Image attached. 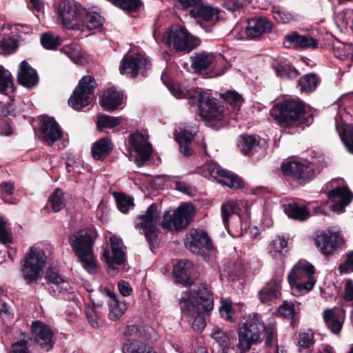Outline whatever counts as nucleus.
Wrapping results in <instances>:
<instances>
[{
    "label": "nucleus",
    "mask_w": 353,
    "mask_h": 353,
    "mask_svg": "<svg viewBox=\"0 0 353 353\" xmlns=\"http://www.w3.org/2000/svg\"><path fill=\"white\" fill-rule=\"evenodd\" d=\"M114 149V143L110 138L106 137L98 139L91 148L92 157L94 160H103Z\"/></svg>",
    "instance_id": "nucleus-31"
},
{
    "label": "nucleus",
    "mask_w": 353,
    "mask_h": 353,
    "mask_svg": "<svg viewBox=\"0 0 353 353\" xmlns=\"http://www.w3.org/2000/svg\"><path fill=\"white\" fill-rule=\"evenodd\" d=\"M137 219H140L141 222L137 223L135 228L143 230V234L149 244L150 249L153 252L159 245L158 234L159 233V230L153 223L158 219L157 205L156 203L151 204L148 208L145 214L139 215Z\"/></svg>",
    "instance_id": "nucleus-10"
},
{
    "label": "nucleus",
    "mask_w": 353,
    "mask_h": 353,
    "mask_svg": "<svg viewBox=\"0 0 353 353\" xmlns=\"http://www.w3.org/2000/svg\"><path fill=\"white\" fill-rule=\"evenodd\" d=\"M163 40L175 52L187 54L201 43V39L191 34L185 28L172 25L165 30Z\"/></svg>",
    "instance_id": "nucleus-4"
},
{
    "label": "nucleus",
    "mask_w": 353,
    "mask_h": 353,
    "mask_svg": "<svg viewBox=\"0 0 353 353\" xmlns=\"http://www.w3.org/2000/svg\"><path fill=\"white\" fill-rule=\"evenodd\" d=\"M196 101L199 105L200 116L208 126L218 130L228 124V117L219 100L212 98L204 101L203 95L199 93Z\"/></svg>",
    "instance_id": "nucleus-5"
},
{
    "label": "nucleus",
    "mask_w": 353,
    "mask_h": 353,
    "mask_svg": "<svg viewBox=\"0 0 353 353\" xmlns=\"http://www.w3.org/2000/svg\"><path fill=\"white\" fill-rule=\"evenodd\" d=\"M191 68L194 72L201 75H209L214 69L215 57L213 54L206 52L195 53L194 56L190 57ZM228 69V63H225L224 66L219 72H214L212 77H219L223 75Z\"/></svg>",
    "instance_id": "nucleus-13"
},
{
    "label": "nucleus",
    "mask_w": 353,
    "mask_h": 353,
    "mask_svg": "<svg viewBox=\"0 0 353 353\" xmlns=\"http://www.w3.org/2000/svg\"><path fill=\"white\" fill-rule=\"evenodd\" d=\"M264 332L265 324L261 314L253 313L243 317L239 323L236 353H247L252 345L261 343Z\"/></svg>",
    "instance_id": "nucleus-1"
},
{
    "label": "nucleus",
    "mask_w": 353,
    "mask_h": 353,
    "mask_svg": "<svg viewBox=\"0 0 353 353\" xmlns=\"http://www.w3.org/2000/svg\"><path fill=\"white\" fill-rule=\"evenodd\" d=\"M38 125L39 139L48 145L52 146L62 137V130L54 117L43 115Z\"/></svg>",
    "instance_id": "nucleus-14"
},
{
    "label": "nucleus",
    "mask_w": 353,
    "mask_h": 353,
    "mask_svg": "<svg viewBox=\"0 0 353 353\" xmlns=\"http://www.w3.org/2000/svg\"><path fill=\"white\" fill-rule=\"evenodd\" d=\"M79 23H81L88 30H94L102 26L101 16L99 14L94 12L90 13L84 8V12H82Z\"/></svg>",
    "instance_id": "nucleus-37"
},
{
    "label": "nucleus",
    "mask_w": 353,
    "mask_h": 353,
    "mask_svg": "<svg viewBox=\"0 0 353 353\" xmlns=\"http://www.w3.org/2000/svg\"><path fill=\"white\" fill-rule=\"evenodd\" d=\"M221 217L225 225L229 223V219L235 213V203L233 201H228L221 205Z\"/></svg>",
    "instance_id": "nucleus-56"
},
{
    "label": "nucleus",
    "mask_w": 353,
    "mask_h": 353,
    "mask_svg": "<svg viewBox=\"0 0 353 353\" xmlns=\"http://www.w3.org/2000/svg\"><path fill=\"white\" fill-rule=\"evenodd\" d=\"M161 80L165 85L168 86L171 93L176 98H190L192 99L194 97V95L191 94L190 92L184 88H182L181 85L177 83L174 82H168V76L162 73L161 74Z\"/></svg>",
    "instance_id": "nucleus-38"
},
{
    "label": "nucleus",
    "mask_w": 353,
    "mask_h": 353,
    "mask_svg": "<svg viewBox=\"0 0 353 353\" xmlns=\"http://www.w3.org/2000/svg\"><path fill=\"white\" fill-rule=\"evenodd\" d=\"M270 113L284 125H296L305 122V106L300 101H285L275 105Z\"/></svg>",
    "instance_id": "nucleus-6"
},
{
    "label": "nucleus",
    "mask_w": 353,
    "mask_h": 353,
    "mask_svg": "<svg viewBox=\"0 0 353 353\" xmlns=\"http://www.w3.org/2000/svg\"><path fill=\"white\" fill-rule=\"evenodd\" d=\"M221 97L234 109L238 108V110H239V107L243 101L242 96L234 90H228L221 94Z\"/></svg>",
    "instance_id": "nucleus-49"
},
{
    "label": "nucleus",
    "mask_w": 353,
    "mask_h": 353,
    "mask_svg": "<svg viewBox=\"0 0 353 353\" xmlns=\"http://www.w3.org/2000/svg\"><path fill=\"white\" fill-rule=\"evenodd\" d=\"M315 245L324 255H330L343 243V239L337 232L328 231L317 235Z\"/></svg>",
    "instance_id": "nucleus-22"
},
{
    "label": "nucleus",
    "mask_w": 353,
    "mask_h": 353,
    "mask_svg": "<svg viewBox=\"0 0 353 353\" xmlns=\"http://www.w3.org/2000/svg\"><path fill=\"white\" fill-rule=\"evenodd\" d=\"M129 142L134 152L139 155V158L136 159L139 165H143L150 159L152 153V144L141 132L137 130L131 134L129 137Z\"/></svg>",
    "instance_id": "nucleus-20"
},
{
    "label": "nucleus",
    "mask_w": 353,
    "mask_h": 353,
    "mask_svg": "<svg viewBox=\"0 0 353 353\" xmlns=\"http://www.w3.org/2000/svg\"><path fill=\"white\" fill-rule=\"evenodd\" d=\"M123 353H157L152 347L139 339H127L122 346Z\"/></svg>",
    "instance_id": "nucleus-35"
},
{
    "label": "nucleus",
    "mask_w": 353,
    "mask_h": 353,
    "mask_svg": "<svg viewBox=\"0 0 353 353\" xmlns=\"http://www.w3.org/2000/svg\"><path fill=\"white\" fill-rule=\"evenodd\" d=\"M210 336L218 345L217 353H229L230 349L236 352V345L234 344V339L230 337L229 334L219 327H214Z\"/></svg>",
    "instance_id": "nucleus-30"
},
{
    "label": "nucleus",
    "mask_w": 353,
    "mask_h": 353,
    "mask_svg": "<svg viewBox=\"0 0 353 353\" xmlns=\"http://www.w3.org/2000/svg\"><path fill=\"white\" fill-rule=\"evenodd\" d=\"M261 138L256 134H243L240 136L238 147L245 156H252L254 149L259 145Z\"/></svg>",
    "instance_id": "nucleus-34"
},
{
    "label": "nucleus",
    "mask_w": 353,
    "mask_h": 353,
    "mask_svg": "<svg viewBox=\"0 0 353 353\" xmlns=\"http://www.w3.org/2000/svg\"><path fill=\"white\" fill-rule=\"evenodd\" d=\"M250 3V0H224V7L231 11H240Z\"/></svg>",
    "instance_id": "nucleus-55"
},
{
    "label": "nucleus",
    "mask_w": 353,
    "mask_h": 353,
    "mask_svg": "<svg viewBox=\"0 0 353 353\" xmlns=\"http://www.w3.org/2000/svg\"><path fill=\"white\" fill-rule=\"evenodd\" d=\"M299 345L303 348H310L314 344V332L311 329L301 330L299 334Z\"/></svg>",
    "instance_id": "nucleus-47"
},
{
    "label": "nucleus",
    "mask_w": 353,
    "mask_h": 353,
    "mask_svg": "<svg viewBox=\"0 0 353 353\" xmlns=\"http://www.w3.org/2000/svg\"><path fill=\"white\" fill-rule=\"evenodd\" d=\"M285 214L292 219L303 221L310 217V211L305 205L291 203L285 205Z\"/></svg>",
    "instance_id": "nucleus-36"
},
{
    "label": "nucleus",
    "mask_w": 353,
    "mask_h": 353,
    "mask_svg": "<svg viewBox=\"0 0 353 353\" xmlns=\"http://www.w3.org/2000/svg\"><path fill=\"white\" fill-rule=\"evenodd\" d=\"M9 88L12 89L14 88L12 75L9 71L0 65V92L6 93Z\"/></svg>",
    "instance_id": "nucleus-48"
},
{
    "label": "nucleus",
    "mask_w": 353,
    "mask_h": 353,
    "mask_svg": "<svg viewBox=\"0 0 353 353\" xmlns=\"http://www.w3.org/2000/svg\"><path fill=\"white\" fill-rule=\"evenodd\" d=\"M270 252L276 254H281L283 252H288V241L283 237L277 236L272 241L270 245Z\"/></svg>",
    "instance_id": "nucleus-52"
},
{
    "label": "nucleus",
    "mask_w": 353,
    "mask_h": 353,
    "mask_svg": "<svg viewBox=\"0 0 353 353\" xmlns=\"http://www.w3.org/2000/svg\"><path fill=\"white\" fill-rule=\"evenodd\" d=\"M173 276L176 283L189 287L194 283L195 276L194 264L188 260L179 261L173 267Z\"/></svg>",
    "instance_id": "nucleus-23"
},
{
    "label": "nucleus",
    "mask_w": 353,
    "mask_h": 353,
    "mask_svg": "<svg viewBox=\"0 0 353 353\" xmlns=\"http://www.w3.org/2000/svg\"><path fill=\"white\" fill-rule=\"evenodd\" d=\"M314 274V268L311 263L305 260L299 261L288 275L292 294L299 296L310 292L316 281Z\"/></svg>",
    "instance_id": "nucleus-2"
},
{
    "label": "nucleus",
    "mask_w": 353,
    "mask_h": 353,
    "mask_svg": "<svg viewBox=\"0 0 353 353\" xmlns=\"http://www.w3.org/2000/svg\"><path fill=\"white\" fill-rule=\"evenodd\" d=\"M41 43L47 50H54L61 45V39L59 37L44 33L41 37Z\"/></svg>",
    "instance_id": "nucleus-51"
},
{
    "label": "nucleus",
    "mask_w": 353,
    "mask_h": 353,
    "mask_svg": "<svg viewBox=\"0 0 353 353\" xmlns=\"http://www.w3.org/2000/svg\"><path fill=\"white\" fill-rule=\"evenodd\" d=\"M110 243L112 256L110 255L108 248H102L101 255L108 268L114 270L116 268L115 265L120 266L126 262V254L121 249L123 243L120 237L111 236Z\"/></svg>",
    "instance_id": "nucleus-17"
},
{
    "label": "nucleus",
    "mask_w": 353,
    "mask_h": 353,
    "mask_svg": "<svg viewBox=\"0 0 353 353\" xmlns=\"http://www.w3.org/2000/svg\"><path fill=\"white\" fill-rule=\"evenodd\" d=\"M113 196L118 210L123 213L128 212L130 208L134 205L133 198L123 192H114Z\"/></svg>",
    "instance_id": "nucleus-46"
},
{
    "label": "nucleus",
    "mask_w": 353,
    "mask_h": 353,
    "mask_svg": "<svg viewBox=\"0 0 353 353\" xmlns=\"http://www.w3.org/2000/svg\"><path fill=\"white\" fill-rule=\"evenodd\" d=\"M64 192L57 188L48 198V204L54 212H58L65 207L63 199Z\"/></svg>",
    "instance_id": "nucleus-41"
},
{
    "label": "nucleus",
    "mask_w": 353,
    "mask_h": 353,
    "mask_svg": "<svg viewBox=\"0 0 353 353\" xmlns=\"http://www.w3.org/2000/svg\"><path fill=\"white\" fill-rule=\"evenodd\" d=\"M68 242L76 256H84L92 252L94 239L88 230H79L69 236Z\"/></svg>",
    "instance_id": "nucleus-18"
},
{
    "label": "nucleus",
    "mask_w": 353,
    "mask_h": 353,
    "mask_svg": "<svg viewBox=\"0 0 353 353\" xmlns=\"http://www.w3.org/2000/svg\"><path fill=\"white\" fill-rule=\"evenodd\" d=\"M46 256L42 250L31 248L21 264V273L28 285L36 283L43 271Z\"/></svg>",
    "instance_id": "nucleus-9"
},
{
    "label": "nucleus",
    "mask_w": 353,
    "mask_h": 353,
    "mask_svg": "<svg viewBox=\"0 0 353 353\" xmlns=\"http://www.w3.org/2000/svg\"><path fill=\"white\" fill-rule=\"evenodd\" d=\"M82 263L83 268L88 270L96 269L97 264L94 258L93 251L91 253L84 256H77Z\"/></svg>",
    "instance_id": "nucleus-60"
},
{
    "label": "nucleus",
    "mask_w": 353,
    "mask_h": 353,
    "mask_svg": "<svg viewBox=\"0 0 353 353\" xmlns=\"http://www.w3.org/2000/svg\"><path fill=\"white\" fill-rule=\"evenodd\" d=\"M299 310L292 302L284 301L283 303L277 309L281 316L285 318H292Z\"/></svg>",
    "instance_id": "nucleus-54"
},
{
    "label": "nucleus",
    "mask_w": 353,
    "mask_h": 353,
    "mask_svg": "<svg viewBox=\"0 0 353 353\" xmlns=\"http://www.w3.org/2000/svg\"><path fill=\"white\" fill-rule=\"evenodd\" d=\"M327 201L330 208L333 211L341 213L350 204L353 198L352 193L345 185L342 179H335L326 184Z\"/></svg>",
    "instance_id": "nucleus-7"
},
{
    "label": "nucleus",
    "mask_w": 353,
    "mask_h": 353,
    "mask_svg": "<svg viewBox=\"0 0 353 353\" xmlns=\"http://www.w3.org/2000/svg\"><path fill=\"white\" fill-rule=\"evenodd\" d=\"M219 313L222 318L229 321H234L233 314L234 312L230 303H223L219 308Z\"/></svg>",
    "instance_id": "nucleus-63"
},
{
    "label": "nucleus",
    "mask_w": 353,
    "mask_h": 353,
    "mask_svg": "<svg viewBox=\"0 0 353 353\" xmlns=\"http://www.w3.org/2000/svg\"><path fill=\"white\" fill-rule=\"evenodd\" d=\"M44 279L48 283H52L59 288L61 283H63V278L52 268H48L45 272Z\"/></svg>",
    "instance_id": "nucleus-57"
},
{
    "label": "nucleus",
    "mask_w": 353,
    "mask_h": 353,
    "mask_svg": "<svg viewBox=\"0 0 353 353\" xmlns=\"http://www.w3.org/2000/svg\"><path fill=\"white\" fill-rule=\"evenodd\" d=\"M208 171L212 177L222 178L218 180L219 183L231 189H242L245 186L244 181L241 177L230 170L223 169L217 163H213L209 165Z\"/></svg>",
    "instance_id": "nucleus-19"
},
{
    "label": "nucleus",
    "mask_w": 353,
    "mask_h": 353,
    "mask_svg": "<svg viewBox=\"0 0 353 353\" xmlns=\"http://www.w3.org/2000/svg\"><path fill=\"white\" fill-rule=\"evenodd\" d=\"M97 86L95 79L90 75L83 77L68 99V105L75 110H81L91 103Z\"/></svg>",
    "instance_id": "nucleus-8"
},
{
    "label": "nucleus",
    "mask_w": 353,
    "mask_h": 353,
    "mask_svg": "<svg viewBox=\"0 0 353 353\" xmlns=\"http://www.w3.org/2000/svg\"><path fill=\"white\" fill-rule=\"evenodd\" d=\"M272 12L274 19L279 23H286L293 19L291 14L281 12L279 8L273 7Z\"/></svg>",
    "instance_id": "nucleus-62"
},
{
    "label": "nucleus",
    "mask_w": 353,
    "mask_h": 353,
    "mask_svg": "<svg viewBox=\"0 0 353 353\" xmlns=\"http://www.w3.org/2000/svg\"><path fill=\"white\" fill-rule=\"evenodd\" d=\"M271 68L274 70L277 77L283 79H294L298 76L296 69L285 65H281L280 63H273Z\"/></svg>",
    "instance_id": "nucleus-45"
},
{
    "label": "nucleus",
    "mask_w": 353,
    "mask_h": 353,
    "mask_svg": "<svg viewBox=\"0 0 353 353\" xmlns=\"http://www.w3.org/2000/svg\"><path fill=\"white\" fill-rule=\"evenodd\" d=\"M281 280L276 279L274 283H270L266 288V301L277 299L280 296Z\"/></svg>",
    "instance_id": "nucleus-58"
},
{
    "label": "nucleus",
    "mask_w": 353,
    "mask_h": 353,
    "mask_svg": "<svg viewBox=\"0 0 353 353\" xmlns=\"http://www.w3.org/2000/svg\"><path fill=\"white\" fill-rule=\"evenodd\" d=\"M31 332L34 343L46 352L51 350L54 344V332L46 323L40 321H32Z\"/></svg>",
    "instance_id": "nucleus-16"
},
{
    "label": "nucleus",
    "mask_w": 353,
    "mask_h": 353,
    "mask_svg": "<svg viewBox=\"0 0 353 353\" xmlns=\"http://www.w3.org/2000/svg\"><path fill=\"white\" fill-rule=\"evenodd\" d=\"M220 10L209 5H198L189 12L194 19L215 23L219 19Z\"/></svg>",
    "instance_id": "nucleus-27"
},
{
    "label": "nucleus",
    "mask_w": 353,
    "mask_h": 353,
    "mask_svg": "<svg viewBox=\"0 0 353 353\" xmlns=\"http://www.w3.org/2000/svg\"><path fill=\"white\" fill-rule=\"evenodd\" d=\"M320 81L316 74L313 73L304 75L299 81L300 89L302 92H310L314 91L318 86Z\"/></svg>",
    "instance_id": "nucleus-44"
},
{
    "label": "nucleus",
    "mask_w": 353,
    "mask_h": 353,
    "mask_svg": "<svg viewBox=\"0 0 353 353\" xmlns=\"http://www.w3.org/2000/svg\"><path fill=\"white\" fill-rule=\"evenodd\" d=\"M147 63V59L141 54L124 56L119 68L120 73L121 74L129 73L132 78H135L138 75L139 70L142 67H146Z\"/></svg>",
    "instance_id": "nucleus-25"
},
{
    "label": "nucleus",
    "mask_w": 353,
    "mask_h": 353,
    "mask_svg": "<svg viewBox=\"0 0 353 353\" xmlns=\"http://www.w3.org/2000/svg\"><path fill=\"white\" fill-rule=\"evenodd\" d=\"M344 300L350 302V305H353V281L350 279L345 281Z\"/></svg>",
    "instance_id": "nucleus-64"
},
{
    "label": "nucleus",
    "mask_w": 353,
    "mask_h": 353,
    "mask_svg": "<svg viewBox=\"0 0 353 353\" xmlns=\"http://www.w3.org/2000/svg\"><path fill=\"white\" fill-rule=\"evenodd\" d=\"M285 43L288 47L296 49H318L321 45L320 41L310 34H301L296 31L290 32L285 36Z\"/></svg>",
    "instance_id": "nucleus-21"
},
{
    "label": "nucleus",
    "mask_w": 353,
    "mask_h": 353,
    "mask_svg": "<svg viewBox=\"0 0 353 353\" xmlns=\"http://www.w3.org/2000/svg\"><path fill=\"white\" fill-rule=\"evenodd\" d=\"M127 310L125 302L120 301L118 299L109 302L108 318L111 321H116L119 319Z\"/></svg>",
    "instance_id": "nucleus-40"
},
{
    "label": "nucleus",
    "mask_w": 353,
    "mask_h": 353,
    "mask_svg": "<svg viewBox=\"0 0 353 353\" xmlns=\"http://www.w3.org/2000/svg\"><path fill=\"white\" fill-rule=\"evenodd\" d=\"M192 221L190 210L187 207L180 206L172 214L166 211L163 214L161 225L164 229L180 231L185 228Z\"/></svg>",
    "instance_id": "nucleus-15"
},
{
    "label": "nucleus",
    "mask_w": 353,
    "mask_h": 353,
    "mask_svg": "<svg viewBox=\"0 0 353 353\" xmlns=\"http://www.w3.org/2000/svg\"><path fill=\"white\" fill-rule=\"evenodd\" d=\"M122 121L121 117H114L107 114H101L97 118V127L99 131L104 128H113L120 125Z\"/></svg>",
    "instance_id": "nucleus-42"
},
{
    "label": "nucleus",
    "mask_w": 353,
    "mask_h": 353,
    "mask_svg": "<svg viewBox=\"0 0 353 353\" xmlns=\"http://www.w3.org/2000/svg\"><path fill=\"white\" fill-rule=\"evenodd\" d=\"M185 245L192 253L208 256L206 250L213 249L212 241L208 232L201 229H192L186 236Z\"/></svg>",
    "instance_id": "nucleus-12"
},
{
    "label": "nucleus",
    "mask_w": 353,
    "mask_h": 353,
    "mask_svg": "<svg viewBox=\"0 0 353 353\" xmlns=\"http://www.w3.org/2000/svg\"><path fill=\"white\" fill-rule=\"evenodd\" d=\"M332 50L335 57L344 60L350 57V54L353 50V46L352 43H345L336 41L333 43Z\"/></svg>",
    "instance_id": "nucleus-43"
},
{
    "label": "nucleus",
    "mask_w": 353,
    "mask_h": 353,
    "mask_svg": "<svg viewBox=\"0 0 353 353\" xmlns=\"http://www.w3.org/2000/svg\"><path fill=\"white\" fill-rule=\"evenodd\" d=\"M276 329L274 321H271L266 327V347L268 344L274 345L276 343Z\"/></svg>",
    "instance_id": "nucleus-61"
},
{
    "label": "nucleus",
    "mask_w": 353,
    "mask_h": 353,
    "mask_svg": "<svg viewBox=\"0 0 353 353\" xmlns=\"http://www.w3.org/2000/svg\"><path fill=\"white\" fill-rule=\"evenodd\" d=\"M183 316L192 319V327L194 330L201 332L206 326L205 316L210 312L203 311V309L187 308V310H181Z\"/></svg>",
    "instance_id": "nucleus-32"
},
{
    "label": "nucleus",
    "mask_w": 353,
    "mask_h": 353,
    "mask_svg": "<svg viewBox=\"0 0 353 353\" xmlns=\"http://www.w3.org/2000/svg\"><path fill=\"white\" fill-rule=\"evenodd\" d=\"M57 8L59 19L63 26L68 29H78L76 26L82 12H84V8L74 0H60L57 3Z\"/></svg>",
    "instance_id": "nucleus-11"
},
{
    "label": "nucleus",
    "mask_w": 353,
    "mask_h": 353,
    "mask_svg": "<svg viewBox=\"0 0 353 353\" xmlns=\"http://www.w3.org/2000/svg\"><path fill=\"white\" fill-rule=\"evenodd\" d=\"M39 81L37 71L26 61H22L17 75L18 83L25 88H32L38 84Z\"/></svg>",
    "instance_id": "nucleus-26"
},
{
    "label": "nucleus",
    "mask_w": 353,
    "mask_h": 353,
    "mask_svg": "<svg viewBox=\"0 0 353 353\" xmlns=\"http://www.w3.org/2000/svg\"><path fill=\"white\" fill-rule=\"evenodd\" d=\"M18 46V41L13 37H3L0 41V49L6 54L14 53Z\"/></svg>",
    "instance_id": "nucleus-50"
},
{
    "label": "nucleus",
    "mask_w": 353,
    "mask_h": 353,
    "mask_svg": "<svg viewBox=\"0 0 353 353\" xmlns=\"http://www.w3.org/2000/svg\"><path fill=\"white\" fill-rule=\"evenodd\" d=\"M179 305L181 310L187 308L203 309L205 312H211L214 307L212 292L206 284L193 283L188 290L182 292Z\"/></svg>",
    "instance_id": "nucleus-3"
},
{
    "label": "nucleus",
    "mask_w": 353,
    "mask_h": 353,
    "mask_svg": "<svg viewBox=\"0 0 353 353\" xmlns=\"http://www.w3.org/2000/svg\"><path fill=\"white\" fill-rule=\"evenodd\" d=\"M323 316L325 325L332 333L336 334L341 332L345 318L343 309L340 311L336 309H325Z\"/></svg>",
    "instance_id": "nucleus-28"
},
{
    "label": "nucleus",
    "mask_w": 353,
    "mask_h": 353,
    "mask_svg": "<svg viewBox=\"0 0 353 353\" xmlns=\"http://www.w3.org/2000/svg\"><path fill=\"white\" fill-rule=\"evenodd\" d=\"M123 99V92L114 88L108 89L102 95L100 104L104 110L112 112L118 109Z\"/></svg>",
    "instance_id": "nucleus-29"
},
{
    "label": "nucleus",
    "mask_w": 353,
    "mask_h": 353,
    "mask_svg": "<svg viewBox=\"0 0 353 353\" xmlns=\"http://www.w3.org/2000/svg\"><path fill=\"white\" fill-rule=\"evenodd\" d=\"M336 128L347 151L353 154V126L343 124L341 130L338 124H336Z\"/></svg>",
    "instance_id": "nucleus-39"
},
{
    "label": "nucleus",
    "mask_w": 353,
    "mask_h": 353,
    "mask_svg": "<svg viewBox=\"0 0 353 353\" xmlns=\"http://www.w3.org/2000/svg\"><path fill=\"white\" fill-rule=\"evenodd\" d=\"M79 46L77 43H70L69 45L64 46L61 51L64 52L71 60L75 61L76 59H79L80 57V52L79 50Z\"/></svg>",
    "instance_id": "nucleus-59"
},
{
    "label": "nucleus",
    "mask_w": 353,
    "mask_h": 353,
    "mask_svg": "<svg viewBox=\"0 0 353 353\" xmlns=\"http://www.w3.org/2000/svg\"><path fill=\"white\" fill-rule=\"evenodd\" d=\"M21 336H23L21 339L12 343V353H30L28 341L31 339L30 337L25 333H22Z\"/></svg>",
    "instance_id": "nucleus-53"
},
{
    "label": "nucleus",
    "mask_w": 353,
    "mask_h": 353,
    "mask_svg": "<svg viewBox=\"0 0 353 353\" xmlns=\"http://www.w3.org/2000/svg\"><path fill=\"white\" fill-rule=\"evenodd\" d=\"M245 34L248 39L259 40L265 33V17H255L247 20Z\"/></svg>",
    "instance_id": "nucleus-33"
},
{
    "label": "nucleus",
    "mask_w": 353,
    "mask_h": 353,
    "mask_svg": "<svg viewBox=\"0 0 353 353\" xmlns=\"http://www.w3.org/2000/svg\"><path fill=\"white\" fill-rule=\"evenodd\" d=\"M283 172L286 175H291L301 181L311 179L314 175L312 164L299 161L284 163L283 165Z\"/></svg>",
    "instance_id": "nucleus-24"
}]
</instances>
